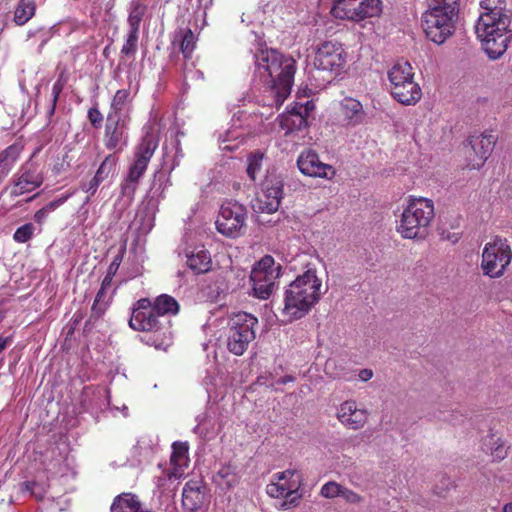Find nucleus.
Returning <instances> with one entry per match:
<instances>
[{"instance_id": "obj_46", "label": "nucleus", "mask_w": 512, "mask_h": 512, "mask_svg": "<svg viewBox=\"0 0 512 512\" xmlns=\"http://www.w3.org/2000/svg\"><path fill=\"white\" fill-rule=\"evenodd\" d=\"M340 497L349 504H359L363 501V497L361 495L345 486H343Z\"/></svg>"}, {"instance_id": "obj_33", "label": "nucleus", "mask_w": 512, "mask_h": 512, "mask_svg": "<svg viewBox=\"0 0 512 512\" xmlns=\"http://www.w3.org/2000/svg\"><path fill=\"white\" fill-rule=\"evenodd\" d=\"M152 308L164 321H169L167 316L177 314L179 311V304L172 296L162 294L156 297L152 302Z\"/></svg>"}, {"instance_id": "obj_38", "label": "nucleus", "mask_w": 512, "mask_h": 512, "mask_svg": "<svg viewBox=\"0 0 512 512\" xmlns=\"http://www.w3.org/2000/svg\"><path fill=\"white\" fill-rule=\"evenodd\" d=\"M263 158L264 154L259 151L249 154L247 158L246 172L248 177L253 182L256 181L257 177L261 173Z\"/></svg>"}, {"instance_id": "obj_24", "label": "nucleus", "mask_w": 512, "mask_h": 512, "mask_svg": "<svg viewBox=\"0 0 512 512\" xmlns=\"http://www.w3.org/2000/svg\"><path fill=\"white\" fill-rule=\"evenodd\" d=\"M206 501L205 487L200 481H188L182 491V506L184 512L200 511Z\"/></svg>"}, {"instance_id": "obj_32", "label": "nucleus", "mask_w": 512, "mask_h": 512, "mask_svg": "<svg viewBox=\"0 0 512 512\" xmlns=\"http://www.w3.org/2000/svg\"><path fill=\"white\" fill-rule=\"evenodd\" d=\"M238 480L239 476L236 471V467L231 464L222 465L213 475L214 483L221 490H228L234 487L238 483Z\"/></svg>"}, {"instance_id": "obj_2", "label": "nucleus", "mask_w": 512, "mask_h": 512, "mask_svg": "<svg viewBox=\"0 0 512 512\" xmlns=\"http://www.w3.org/2000/svg\"><path fill=\"white\" fill-rule=\"evenodd\" d=\"M480 7L475 33L488 57L496 60L507 51L512 39L511 19L504 0H482Z\"/></svg>"}, {"instance_id": "obj_25", "label": "nucleus", "mask_w": 512, "mask_h": 512, "mask_svg": "<svg viewBox=\"0 0 512 512\" xmlns=\"http://www.w3.org/2000/svg\"><path fill=\"white\" fill-rule=\"evenodd\" d=\"M197 422V425L194 427V433L206 439L215 437L223 427V422L219 418L217 410L212 407L199 415Z\"/></svg>"}, {"instance_id": "obj_37", "label": "nucleus", "mask_w": 512, "mask_h": 512, "mask_svg": "<svg viewBox=\"0 0 512 512\" xmlns=\"http://www.w3.org/2000/svg\"><path fill=\"white\" fill-rule=\"evenodd\" d=\"M146 9V5L141 3L140 0H133L130 3L129 15L127 19L129 30L139 32L140 23L146 12Z\"/></svg>"}, {"instance_id": "obj_56", "label": "nucleus", "mask_w": 512, "mask_h": 512, "mask_svg": "<svg viewBox=\"0 0 512 512\" xmlns=\"http://www.w3.org/2000/svg\"><path fill=\"white\" fill-rule=\"evenodd\" d=\"M112 285V274L109 272L104 279L102 280L101 287L102 289L108 290Z\"/></svg>"}, {"instance_id": "obj_7", "label": "nucleus", "mask_w": 512, "mask_h": 512, "mask_svg": "<svg viewBox=\"0 0 512 512\" xmlns=\"http://www.w3.org/2000/svg\"><path fill=\"white\" fill-rule=\"evenodd\" d=\"M391 96L400 104L411 106L418 103L422 90L414 81V72L408 61L395 62L387 72Z\"/></svg>"}, {"instance_id": "obj_42", "label": "nucleus", "mask_w": 512, "mask_h": 512, "mask_svg": "<svg viewBox=\"0 0 512 512\" xmlns=\"http://www.w3.org/2000/svg\"><path fill=\"white\" fill-rule=\"evenodd\" d=\"M64 85H65V81L62 78V76H60L52 86L51 101H50L49 109L47 111L48 118H51L55 112L56 104H57V101H58V98H59L61 92L64 89Z\"/></svg>"}, {"instance_id": "obj_41", "label": "nucleus", "mask_w": 512, "mask_h": 512, "mask_svg": "<svg viewBox=\"0 0 512 512\" xmlns=\"http://www.w3.org/2000/svg\"><path fill=\"white\" fill-rule=\"evenodd\" d=\"M139 32L129 30L125 43L122 46L121 54L125 56H134L137 51Z\"/></svg>"}, {"instance_id": "obj_11", "label": "nucleus", "mask_w": 512, "mask_h": 512, "mask_svg": "<svg viewBox=\"0 0 512 512\" xmlns=\"http://www.w3.org/2000/svg\"><path fill=\"white\" fill-rule=\"evenodd\" d=\"M512 261V249L505 238L496 236L486 243L482 252L481 268L490 278L501 277Z\"/></svg>"}, {"instance_id": "obj_35", "label": "nucleus", "mask_w": 512, "mask_h": 512, "mask_svg": "<svg viewBox=\"0 0 512 512\" xmlns=\"http://www.w3.org/2000/svg\"><path fill=\"white\" fill-rule=\"evenodd\" d=\"M35 10L36 0H20L14 12V22L19 26L26 24L35 15Z\"/></svg>"}, {"instance_id": "obj_62", "label": "nucleus", "mask_w": 512, "mask_h": 512, "mask_svg": "<svg viewBox=\"0 0 512 512\" xmlns=\"http://www.w3.org/2000/svg\"><path fill=\"white\" fill-rule=\"evenodd\" d=\"M176 156L179 158L183 157V153H182V149L180 148L179 141H177V144H176Z\"/></svg>"}, {"instance_id": "obj_34", "label": "nucleus", "mask_w": 512, "mask_h": 512, "mask_svg": "<svg viewBox=\"0 0 512 512\" xmlns=\"http://www.w3.org/2000/svg\"><path fill=\"white\" fill-rule=\"evenodd\" d=\"M156 450V444L149 437H142L133 447L132 453L136 461L140 464L149 461Z\"/></svg>"}, {"instance_id": "obj_44", "label": "nucleus", "mask_w": 512, "mask_h": 512, "mask_svg": "<svg viewBox=\"0 0 512 512\" xmlns=\"http://www.w3.org/2000/svg\"><path fill=\"white\" fill-rule=\"evenodd\" d=\"M343 485L336 481H329L325 483L320 489V495L327 499L340 497Z\"/></svg>"}, {"instance_id": "obj_27", "label": "nucleus", "mask_w": 512, "mask_h": 512, "mask_svg": "<svg viewBox=\"0 0 512 512\" xmlns=\"http://www.w3.org/2000/svg\"><path fill=\"white\" fill-rule=\"evenodd\" d=\"M185 257L187 266L195 274H203L211 269V256L210 253L204 248V246L186 248Z\"/></svg>"}, {"instance_id": "obj_58", "label": "nucleus", "mask_w": 512, "mask_h": 512, "mask_svg": "<svg viewBox=\"0 0 512 512\" xmlns=\"http://www.w3.org/2000/svg\"><path fill=\"white\" fill-rule=\"evenodd\" d=\"M11 343L10 337H3L0 335V353L6 349V347Z\"/></svg>"}, {"instance_id": "obj_40", "label": "nucleus", "mask_w": 512, "mask_h": 512, "mask_svg": "<svg viewBox=\"0 0 512 512\" xmlns=\"http://www.w3.org/2000/svg\"><path fill=\"white\" fill-rule=\"evenodd\" d=\"M117 157L113 154H110L105 157L98 170L96 171L95 176H97L102 182L109 176V174L114 170L117 164Z\"/></svg>"}, {"instance_id": "obj_43", "label": "nucleus", "mask_w": 512, "mask_h": 512, "mask_svg": "<svg viewBox=\"0 0 512 512\" xmlns=\"http://www.w3.org/2000/svg\"><path fill=\"white\" fill-rule=\"evenodd\" d=\"M34 232V225L32 223H26L16 229L13 235V239L17 243H26L33 237Z\"/></svg>"}, {"instance_id": "obj_8", "label": "nucleus", "mask_w": 512, "mask_h": 512, "mask_svg": "<svg viewBox=\"0 0 512 512\" xmlns=\"http://www.w3.org/2000/svg\"><path fill=\"white\" fill-rule=\"evenodd\" d=\"M158 137L154 130L149 127L135 149L134 162L130 165L128 175L121 185V193L125 197L132 198L136 191L139 179L145 173L148 163L158 147Z\"/></svg>"}, {"instance_id": "obj_29", "label": "nucleus", "mask_w": 512, "mask_h": 512, "mask_svg": "<svg viewBox=\"0 0 512 512\" xmlns=\"http://www.w3.org/2000/svg\"><path fill=\"white\" fill-rule=\"evenodd\" d=\"M279 123L286 135L294 131H300L308 126L307 118L294 108V106L288 108L285 113L280 115Z\"/></svg>"}, {"instance_id": "obj_13", "label": "nucleus", "mask_w": 512, "mask_h": 512, "mask_svg": "<svg viewBox=\"0 0 512 512\" xmlns=\"http://www.w3.org/2000/svg\"><path fill=\"white\" fill-rule=\"evenodd\" d=\"M356 2L357 0H335L331 14L335 18L358 22L381 13L380 0H362L357 5Z\"/></svg>"}, {"instance_id": "obj_3", "label": "nucleus", "mask_w": 512, "mask_h": 512, "mask_svg": "<svg viewBox=\"0 0 512 512\" xmlns=\"http://www.w3.org/2000/svg\"><path fill=\"white\" fill-rule=\"evenodd\" d=\"M322 281L314 267L307 269L284 290L281 314L286 322H293L305 317L321 299Z\"/></svg>"}, {"instance_id": "obj_20", "label": "nucleus", "mask_w": 512, "mask_h": 512, "mask_svg": "<svg viewBox=\"0 0 512 512\" xmlns=\"http://www.w3.org/2000/svg\"><path fill=\"white\" fill-rule=\"evenodd\" d=\"M138 92V84L133 86L132 79L128 77V87L119 89L115 92L109 107L107 115L124 119H131L130 113L132 101Z\"/></svg>"}, {"instance_id": "obj_26", "label": "nucleus", "mask_w": 512, "mask_h": 512, "mask_svg": "<svg viewBox=\"0 0 512 512\" xmlns=\"http://www.w3.org/2000/svg\"><path fill=\"white\" fill-rule=\"evenodd\" d=\"M188 444L185 442H174L172 444V453L170 457L171 468L168 470V478L179 479L184 473L188 466Z\"/></svg>"}, {"instance_id": "obj_17", "label": "nucleus", "mask_w": 512, "mask_h": 512, "mask_svg": "<svg viewBox=\"0 0 512 512\" xmlns=\"http://www.w3.org/2000/svg\"><path fill=\"white\" fill-rule=\"evenodd\" d=\"M283 195V183L279 179H266L262 191L253 203L256 212L272 214L280 206Z\"/></svg>"}, {"instance_id": "obj_21", "label": "nucleus", "mask_w": 512, "mask_h": 512, "mask_svg": "<svg viewBox=\"0 0 512 512\" xmlns=\"http://www.w3.org/2000/svg\"><path fill=\"white\" fill-rule=\"evenodd\" d=\"M337 418L342 425L351 430L361 429L368 419V413L358 408L353 400L343 402L337 410Z\"/></svg>"}, {"instance_id": "obj_23", "label": "nucleus", "mask_w": 512, "mask_h": 512, "mask_svg": "<svg viewBox=\"0 0 512 512\" xmlns=\"http://www.w3.org/2000/svg\"><path fill=\"white\" fill-rule=\"evenodd\" d=\"M341 121L345 127H357L366 122L367 114L357 99L346 97L340 102Z\"/></svg>"}, {"instance_id": "obj_9", "label": "nucleus", "mask_w": 512, "mask_h": 512, "mask_svg": "<svg viewBox=\"0 0 512 512\" xmlns=\"http://www.w3.org/2000/svg\"><path fill=\"white\" fill-rule=\"evenodd\" d=\"M258 320L252 314L239 312L229 321L226 346L234 355L241 356L255 339Z\"/></svg>"}, {"instance_id": "obj_22", "label": "nucleus", "mask_w": 512, "mask_h": 512, "mask_svg": "<svg viewBox=\"0 0 512 512\" xmlns=\"http://www.w3.org/2000/svg\"><path fill=\"white\" fill-rule=\"evenodd\" d=\"M302 485V479H293L288 486H283L280 480L272 481L266 487V492L273 498H284L282 506L288 509L297 504L300 494L298 493Z\"/></svg>"}, {"instance_id": "obj_15", "label": "nucleus", "mask_w": 512, "mask_h": 512, "mask_svg": "<svg viewBox=\"0 0 512 512\" xmlns=\"http://www.w3.org/2000/svg\"><path fill=\"white\" fill-rule=\"evenodd\" d=\"M249 117L246 112L233 116L231 127L219 136L222 150L234 151L244 142L245 137L252 132L250 123H246Z\"/></svg>"}, {"instance_id": "obj_39", "label": "nucleus", "mask_w": 512, "mask_h": 512, "mask_svg": "<svg viewBox=\"0 0 512 512\" xmlns=\"http://www.w3.org/2000/svg\"><path fill=\"white\" fill-rule=\"evenodd\" d=\"M178 37L180 38V50L185 58H189L195 48L196 38L190 29L181 30Z\"/></svg>"}, {"instance_id": "obj_60", "label": "nucleus", "mask_w": 512, "mask_h": 512, "mask_svg": "<svg viewBox=\"0 0 512 512\" xmlns=\"http://www.w3.org/2000/svg\"><path fill=\"white\" fill-rule=\"evenodd\" d=\"M191 78L197 80H204V73L200 70H195L191 72Z\"/></svg>"}, {"instance_id": "obj_18", "label": "nucleus", "mask_w": 512, "mask_h": 512, "mask_svg": "<svg viewBox=\"0 0 512 512\" xmlns=\"http://www.w3.org/2000/svg\"><path fill=\"white\" fill-rule=\"evenodd\" d=\"M299 171L309 177H319L324 179H332L335 176V169L320 161L318 154L307 149L303 151L297 159Z\"/></svg>"}, {"instance_id": "obj_48", "label": "nucleus", "mask_w": 512, "mask_h": 512, "mask_svg": "<svg viewBox=\"0 0 512 512\" xmlns=\"http://www.w3.org/2000/svg\"><path fill=\"white\" fill-rule=\"evenodd\" d=\"M101 182L102 181L97 176L94 175V177L87 184L82 185V190L89 194V196L84 201V204L89 203L90 196H93L95 194Z\"/></svg>"}, {"instance_id": "obj_55", "label": "nucleus", "mask_w": 512, "mask_h": 512, "mask_svg": "<svg viewBox=\"0 0 512 512\" xmlns=\"http://www.w3.org/2000/svg\"><path fill=\"white\" fill-rule=\"evenodd\" d=\"M48 215L49 214L43 208H41L34 214V220L37 223L42 224L45 222Z\"/></svg>"}, {"instance_id": "obj_57", "label": "nucleus", "mask_w": 512, "mask_h": 512, "mask_svg": "<svg viewBox=\"0 0 512 512\" xmlns=\"http://www.w3.org/2000/svg\"><path fill=\"white\" fill-rule=\"evenodd\" d=\"M295 380V378L291 375H286L284 377H281L279 379H277L274 383L277 384V385H285L289 382H293Z\"/></svg>"}, {"instance_id": "obj_31", "label": "nucleus", "mask_w": 512, "mask_h": 512, "mask_svg": "<svg viewBox=\"0 0 512 512\" xmlns=\"http://www.w3.org/2000/svg\"><path fill=\"white\" fill-rule=\"evenodd\" d=\"M22 150L20 143H14L0 153V183L14 167Z\"/></svg>"}, {"instance_id": "obj_5", "label": "nucleus", "mask_w": 512, "mask_h": 512, "mask_svg": "<svg viewBox=\"0 0 512 512\" xmlns=\"http://www.w3.org/2000/svg\"><path fill=\"white\" fill-rule=\"evenodd\" d=\"M434 215L431 199L410 196L396 227L397 232L405 239H424Z\"/></svg>"}, {"instance_id": "obj_30", "label": "nucleus", "mask_w": 512, "mask_h": 512, "mask_svg": "<svg viewBox=\"0 0 512 512\" xmlns=\"http://www.w3.org/2000/svg\"><path fill=\"white\" fill-rule=\"evenodd\" d=\"M110 512H151L142 508L138 497L131 493H122L114 498Z\"/></svg>"}, {"instance_id": "obj_36", "label": "nucleus", "mask_w": 512, "mask_h": 512, "mask_svg": "<svg viewBox=\"0 0 512 512\" xmlns=\"http://www.w3.org/2000/svg\"><path fill=\"white\" fill-rule=\"evenodd\" d=\"M484 447L496 461H501L507 457V447L504 441L495 434H489L485 438Z\"/></svg>"}, {"instance_id": "obj_45", "label": "nucleus", "mask_w": 512, "mask_h": 512, "mask_svg": "<svg viewBox=\"0 0 512 512\" xmlns=\"http://www.w3.org/2000/svg\"><path fill=\"white\" fill-rule=\"evenodd\" d=\"M274 480H280L283 482V486L290 485L293 479H302L300 472L296 469H287L282 472H278L273 475Z\"/></svg>"}, {"instance_id": "obj_50", "label": "nucleus", "mask_w": 512, "mask_h": 512, "mask_svg": "<svg viewBox=\"0 0 512 512\" xmlns=\"http://www.w3.org/2000/svg\"><path fill=\"white\" fill-rule=\"evenodd\" d=\"M88 119L93 127L98 128L103 121V115L97 107H92L88 110Z\"/></svg>"}, {"instance_id": "obj_14", "label": "nucleus", "mask_w": 512, "mask_h": 512, "mask_svg": "<svg viewBox=\"0 0 512 512\" xmlns=\"http://www.w3.org/2000/svg\"><path fill=\"white\" fill-rule=\"evenodd\" d=\"M129 123L130 119L107 115L103 141L108 150L119 153L127 147Z\"/></svg>"}, {"instance_id": "obj_4", "label": "nucleus", "mask_w": 512, "mask_h": 512, "mask_svg": "<svg viewBox=\"0 0 512 512\" xmlns=\"http://www.w3.org/2000/svg\"><path fill=\"white\" fill-rule=\"evenodd\" d=\"M458 14L459 0H428V9L422 15L427 38L443 44L454 34Z\"/></svg>"}, {"instance_id": "obj_12", "label": "nucleus", "mask_w": 512, "mask_h": 512, "mask_svg": "<svg viewBox=\"0 0 512 512\" xmlns=\"http://www.w3.org/2000/svg\"><path fill=\"white\" fill-rule=\"evenodd\" d=\"M247 209L237 201H225L219 210L216 228L219 233L230 238L244 234L246 229Z\"/></svg>"}, {"instance_id": "obj_1", "label": "nucleus", "mask_w": 512, "mask_h": 512, "mask_svg": "<svg viewBox=\"0 0 512 512\" xmlns=\"http://www.w3.org/2000/svg\"><path fill=\"white\" fill-rule=\"evenodd\" d=\"M255 78L266 85L263 105L278 109L290 95L296 62L275 49H261L255 54Z\"/></svg>"}, {"instance_id": "obj_61", "label": "nucleus", "mask_w": 512, "mask_h": 512, "mask_svg": "<svg viewBox=\"0 0 512 512\" xmlns=\"http://www.w3.org/2000/svg\"><path fill=\"white\" fill-rule=\"evenodd\" d=\"M213 0H198L199 6L204 10L208 9L212 5Z\"/></svg>"}, {"instance_id": "obj_52", "label": "nucleus", "mask_w": 512, "mask_h": 512, "mask_svg": "<svg viewBox=\"0 0 512 512\" xmlns=\"http://www.w3.org/2000/svg\"><path fill=\"white\" fill-rule=\"evenodd\" d=\"M294 108L308 118L309 114L315 109V104L312 100H308L305 103H295Z\"/></svg>"}, {"instance_id": "obj_19", "label": "nucleus", "mask_w": 512, "mask_h": 512, "mask_svg": "<svg viewBox=\"0 0 512 512\" xmlns=\"http://www.w3.org/2000/svg\"><path fill=\"white\" fill-rule=\"evenodd\" d=\"M496 139L492 134L482 133L472 135L469 138V145L474 155L469 156V167L471 169H480L485 161L491 155Z\"/></svg>"}, {"instance_id": "obj_47", "label": "nucleus", "mask_w": 512, "mask_h": 512, "mask_svg": "<svg viewBox=\"0 0 512 512\" xmlns=\"http://www.w3.org/2000/svg\"><path fill=\"white\" fill-rule=\"evenodd\" d=\"M40 486L34 481H26L20 485V490L23 493H29L38 499L43 497L42 491H37Z\"/></svg>"}, {"instance_id": "obj_6", "label": "nucleus", "mask_w": 512, "mask_h": 512, "mask_svg": "<svg viewBox=\"0 0 512 512\" xmlns=\"http://www.w3.org/2000/svg\"><path fill=\"white\" fill-rule=\"evenodd\" d=\"M169 324L170 321H164L152 308L148 298L139 299L132 307L129 326L136 331L153 333L152 345L156 348L168 345L171 338Z\"/></svg>"}, {"instance_id": "obj_51", "label": "nucleus", "mask_w": 512, "mask_h": 512, "mask_svg": "<svg viewBox=\"0 0 512 512\" xmlns=\"http://www.w3.org/2000/svg\"><path fill=\"white\" fill-rule=\"evenodd\" d=\"M72 195L73 193H68L62 197H59L58 199L49 202L43 207V209L49 214L64 204Z\"/></svg>"}, {"instance_id": "obj_64", "label": "nucleus", "mask_w": 512, "mask_h": 512, "mask_svg": "<svg viewBox=\"0 0 512 512\" xmlns=\"http://www.w3.org/2000/svg\"><path fill=\"white\" fill-rule=\"evenodd\" d=\"M97 392L99 395H107L109 391L107 389H98Z\"/></svg>"}, {"instance_id": "obj_53", "label": "nucleus", "mask_w": 512, "mask_h": 512, "mask_svg": "<svg viewBox=\"0 0 512 512\" xmlns=\"http://www.w3.org/2000/svg\"><path fill=\"white\" fill-rule=\"evenodd\" d=\"M275 381H273V377L271 373H264L257 377L256 384L263 385L267 387H274Z\"/></svg>"}, {"instance_id": "obj_16", "label": "nucleus", "mask_w": 512, "mask_h": 512, "mask_svg": "<svg viewBox=\"0 0 512 512\" xmlns=\"http://www.w3.org/2000/svg\"><path fill=\"white\" fill-rule=\"evenodd\" d=\"M344 50L338 43L323 42L316 50L313 65L322 71H337L345 64Z\"/></svg>"}, {"instance_id": "obj_28", "label": "nucleus", "mask_w": 512, "mask_h": 512, "mask_svg": "<svg viewBox=\"0 0 512 512\" xmlns=\"http://www.w3.org/2000/svg\"><path fill=\"white\" fill-rule=\"evenodd\" d=\"M42 183L43 178L36 170L22 168L11 190V195L20 196L32 192L40 187Z\"/></svg>"}, {"instance_id": "obj_63", "label": "nucleus", "mask_w": 512, "mask_h": 512, "mask_svg": "<svg viewBox=\"0 0 512 512\" xmlns=\"http://www.w3.org/2000/svg\"><path fill=\"white\" fill-rule=\"evenodd\" d=\"M503 512H512V503H507V504L503 507Z\"/></svg>"}, {"instance_id": "obj_59", "label": "nucleus", "mask_w": 512, "mask_h": 512, "mask_svg": "<svg viewBox=\"0 0 512 512\" xmlns=\"http://www.w3.org/2000/svg\"><path fill=\"white\" fill-rule=\"evenodd\" d=\"M106 291L107 290L100 288L99 291L96 294L95 299H97V301H99V300H101V301H109L110 298L107 297Z\"/></svg>"}, {"instance_id": "obj_54", "label": "nucleus", "mask_w": 512, "mask_h": 512, "mask_svg": "<svg viewBox=\"0 0 512 512\" xmlns=\"http://www.w3.org/2000/svg\"><path fill=\"white\" fill-rule=\"evenodd\" d=\"M374 373L371 369L365 368L359 371V379L363 382H367L373 377Z\"/></svg>"}, {"instance_id": "obj_10", "label": "nucleus", "mask_w": 512, "mask_h": 512, "mask_svg": "<svg viewBox=\"0 0 512 512\" xmlns=\"http://www.w3.org/2000/svg\"><path fill=\"white\" fill-rule=\"evenodd\" d=\"M280 275L281 265L271 255L262 257L250 273L253 295L261 300L268 299L275 291Z\"/></svg>"}, {"instance_id": "obj_49", "label": "nucleus", "mask_w": 512, "mask_h": 512, "mask_svg": "<svg viewBox=\"0 0 512 512\" xmlns=\"http://www.w3.org/2000/svg\"><path fill=\"white\" fill-rule=\"evenodd\" d=\"M108 306L109 301H97V299H95L91 308V316L94 318H100L101 316L104 315Z\"/></svg>"}]
</instances>
